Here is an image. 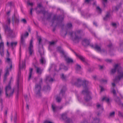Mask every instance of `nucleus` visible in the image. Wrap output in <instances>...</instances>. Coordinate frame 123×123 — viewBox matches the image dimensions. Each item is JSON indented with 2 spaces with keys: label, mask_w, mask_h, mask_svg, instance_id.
<instances>
[{
  "label": "nucleus",
  "mask_w": 123,
  "mask_h": 123,
  "mask_svg": "<svg viewBox=\"0 0 123 123\" xmlns=\"http://www.w3.org/2000/svg\"><path fill=\"white\" fill-rule=\"evenodd\" d=\"M89 83L88 81L85 80L82 81L80 79L77 80L76 82L72 84L78 87H80L81 85L83 86L84 90L82 91V93L84 95V98L85 101L87 102L92 99L90 94L91 92L88 90V85Z\"/></svg>",
  "instance_id": "f257e3e1"
},
{
  "label": "nucleus",
  "mask_w": 123,
  "mask_h": 123,
  "mask_svg": "<svg viewBox=\"0 0 123 123\" xmlns=\"http://www.w3.org/2000/svg\"><path fill=\"white\" fill-rule=\"evenodd\" d=\"M12 80V77H11L10 80L8 85H6L5 87V92L6 97L9 98L12 97L13 95L14 90H15V87L12 89L11 86V81Z\"/></svg>",
  "instance_id": "f03ea898"
},
{
  "label": "nucleus",
  "mask_w": 123,
  "mask_h": 123,
  "mask_svg": "<svg viewBox=\"0 0 123 123\" xmlns=\"http://www.w3.org/2000/svg\"><path fill=\"white\" fill-rule=\"evenodd\" d=\"M80 31L78 30L74 32H72L69 33L71 39L74 42L78 43L81 39V37L80 36Z\"/></svg>",
  "instance_id": "7ed1b4c3"
},
{
  "label": "nucleus",
  "mask_w": 123,
  "mask_h": 123,
  "mask_svg": "<svg viewBox=\"0 0 123 123\" xmlns=\"http://www.w3.org/2000/svg\"><path fill=\"white\" fill-rule=\"evenodd\" d=\"M43 79L40 78L39 79V83H36L35 86V91L36 97H40L41 96L42 94L41 92V85L43 83Z\"/></svg>",
  "instance_id": "20e7f679"
},
{
  "label": "nucleus",
  "mask_w": 123,
  "mask_h": 123,
  "mask_svg": "<svg viewBox=\"0 0 123 123\" xmlns=\"http://www.w3.org/2000/svg\"><path fill=\"white\" fill-rule=\"evenodd\" d=\"M57 50L60 53L62 54L64 56L65 60L67 62L70 63L73 62V60L67 56L65 54L63 49H62L61 47H58L57 48Z\"/></svg>",
  "instance_id": "39448f33"
},
{
  "label": "nucleus",
  "mask_w": 123,
  "mask_h": 123,
  "mask_svg": "<svg viewBox=\"0 0 123 123\" xmlns=\"http://www.w3.org/2000/svg\"><path fill=\"white\" fill-rule=\"evenodd\" d=\"M66 90V87L65 86H64L62 88L59 93V95L57 96L56 98V100L57 102L60 103L61 102L62 100L61 96L63 97L64 95Z\"/></svg>",
  "instance_id": "423d86ee"
},
{
  "label": "nucleus",
  "mask_w": 123,
  "mask_h": 123,
  "mask_svg": "<svg viewBox=\"0 0 123 123\" xmlns=\"http://www.w3.org/2000/svg\"><path fill=\"white\" fill-rule=\"evenodd\" d=\"M63 18V17H61L60 16L57 17L56 15H55L51 21L53 24L54 22L56 23L57 24L58 23H61L62 21Z\"/></svg>",
  "instance_id": "0eeeda50"
},
{
  "label": "nucleus",
  "mask_w": 123,
  "mask_h": 123,
  "mask_svg": "<svg viewBox=\"0 0 123 123\" xmlns=\"http://www.w3.org/2000/svg\"><path fill=\"white\" fill-rule=\"evenodd\" d=\"M61 116L62 119L65 121V123H73L72 119L67 117L66 113L63 114Z\"/></svg>",
  "instance_id": "6e6552de"
},
{
  "label": "nucleus",
  "mask_w": 123,
  "mask_h": 123,
  "mask_svg": "<svg viewBox=\"0 0 123 123\" xmlns=\"http://www.w3.org/2000/svg\"><path fill=\"white\" fill-rule=\"evenodd\" d=\"M118 75L116 76L115 79L114 80V81L115 82L117 80H120L121 79L123 78V70L119 71L117 70Z\"/></svg>",
  "instance_id": "1a4fd4ad"
},
{
  "label": "nucleus",
  "mask_w": 123,
  "mask_h": 123,
  "mask_svg": "<svg viewBox=\"0 0 123 123\" xmlns=\"http://www.w3.org/2000/svg\"><path fill=\"white\" fill-rule=\"evenodd\" d=\"M71 50L74 53L76 56L78 57L82 62L84 63L85 64H87L86 60L84 57L81 55L77 54L72 49H71Z\"/></svg>",
  "instance_id": "9d476101"
},
{
  "label": "nucleus",
  "mask_w": 123,
  "mask_h": 123,
  "mask_svg": "<svg viewBox=\"0 0 123 123\" xmlns=\"http://www.w3.org/2000/svg\"><path fill=\"white\" fill-rule=\"evenodd\" d=\"M82 43L83 45L93 46L92 45L90 44L89 40L86 38H84L82 39Z\"/></svg>",
  "instance_id": "9b49d317"
},
{
  "label": "nucleus",
  "mask_w": 123,
  "mask_h": 123,
  "mask_svg": "<svg viewBox=\"0 0 123 123\" xmlns=\"http://www.w3.org/2000/svg\"><path fill=\"white\" fill-rule=\"evenodd\" d=\"M4 28L5 29V32H8L9 34H12V30H11L10 28L8 27V26L6 25H5L3 26Z\"/></svg>",
  "instance_id": "f8f14e48"
},
{
  "label": "nucleus",
  "mask_w": 123,
  "mask_h": 123,
  "mask_svg": "<svg viewBox=\"0 0 123 123\" xmlns=\"http://www.w3.org/2000/svg\"><path fill=\"white\" fill-rule=\"evenodd\" d=\"M38 12V13L42 12V13L44 15H45L46 14H47L48 15V17L47 18V19H49L51 18L52 14L51 13H48V12H46L44 10H41L40 11L37 12V13Z\"/></svg>",
  "instance_id": "ddd939ff"
},
{
  "label": "nucleus",
  "mask_w": 123,
  "mask_h": 123,
  "mask_svg": "<svg viewBox=\"0 0 123 123\" xmlns=\"http://www.w3.org/2000/svg\"><path fill=\"white\" fill-rule=\"evenodd\" d=\"M62 68L65 70H67L68 69L67 67L64 66L63 64H61L59 66V69H56V68H55V69L57 71H59Z\"/></svg>",
  "instance_id": "4468645a"
},
{
  "label": "nucleus",
  "mask_w": 123,
  "mask_h": 123,
  "mask_svg": "<svg viewBox=\"0 0 123 123\" xmlns=\"http://www.w3.org/2000/svg\"><path fill=\"white\" fill-rule=\"evenodd\" d=\"M6 61L10 65V68L9 69L10 70H11L12 68V62L11 60L9 58H6Z\"/></svg>",
  "instance_id": "2eb2a0df"
},
{
  "label": "nucleus",
  "mask_w": 123,
  "mask_h": 123,
  "mask_svg": "<svg viewBox=\"0 0 123 123\" xmlns=\"http://www.w3.org/2000/svg\"><path fill=\"white\" fill-rule=\"evenodd\" d=\"M17 42L16 41L12 42L9 43V42L7 41L6 43L7 45L10 46H15L17 45Z\"/></svg>",
  "instance_id": "dca6fc26"
},
{
  "label": "nucleus",
  "mask_w": 123,
  "mask_h": 123,
  "mask_svg": "<svg viewBox=\"0 0 123 123\" xmlns=\"http://www.w3.org/2000/svg\"><path fill=\"white\" fill-rule=\"evenodd\" d=\"M34 66L36 68V71L37 73L38 74H41L42 73V70L41 68L36 66L34 64Z\"/></svg>",
  "instance_id": "f3484780"
},
{
  "label": "nucleus",
  "mask_w": 123,
  "mask_h": 123,
  "mask_svg": "<svg viewBox=\"0 0 123 123\" xmlns=\"http://www.w3.org/2000/svg\"><path fill=\"white\" fill-rule=\"evenodd\" d=\"M92 48L95 50L99 52L103 51L104 52L105 50L104 49H101L100 47H91Z\"/></svg>",
  "instance_id": "a211bd4d"
},
{
  "label": "nucleus",
  "mask_w": 123,
  "mask_h": 123,
  "mask_svg": "<svg viewBox=\"0 0 123 123\" xmlns=\"http://www.w3.org/2000/svg\"><path fill=\"white\" fill-rule=\"evenodd\" d=\"M9 68H7L6 70V73L4 75V79L3 80V81L4 82H5L6 79H7V75L9 74Z\"/></svg>",
  "instance_id": "6ab92c4d"
},
{
  "label": "nucleus",
  "mask_w": 123,
  "mask_h": 123,
  "mask_svg": "<svg viewBox=\"0 0 123 123\" xmlns=\"http://www.w3.org/2000/svg\"><path fill=\"white\" fill-rule=\"evenodd\" d=\"M38 51L41 56L44 55V51L43 47H39V48Z\"/></svg>",
  "instance_id": "aec40b11"
},
{
  "label": "nucleus",
  "mask_w": 123,
  "mask_h": 123,
  "mask_svg": "<svg viewBox=\"0 0 123 123\" xmlns=\"http://www.w3.org/2000/svg\"><path fill=\"white\" fill-rule=\"evenodd\" d=\"M118 64H116L114 66V68L111 69V73L112 74H114L115 73L116 70H119L118 69Z\"/></svg>",
  "instance_id": "412c9836"
},
{
  "label": "nucleus",
  "mask_w": 123,
  "mask_h": 123,
  "mask_svg": "<svg viewBox=\"0 0 123 123\" xmlns=\"http://www.w3.org/2000/svg\"><path fill=\"white\" fill-rule=\"evenodd\" d=\"M20 44V46H24L26 45L25 38H23V36H21V37Z\"/></svg>",
  "instance_id": "4be33fe9"
},
{
  "label": "nucleus",
  "mask_w": 123,
  "mask_h": 123,
  "mask_svg": "<svg viewBox=\"0 0 123 123\" xmlns=\"http://www.w3.org/2000/svg\"><path fill=\"white\" fill-rule=\"evenodd\" d=\"M19 85H17V86L15 87V90L14 91L16 90L17 93L16 95V98L18 99V92H19Z\"/></svg>",
  "instance_id": "5701e85b"
},
{
  "label": "nucleus",
  "mask_w": 123,
  "mask_h": 123,
  "mask_svg": "<svg viewBox=\"0 0 123 123\" xmlns=\"http://www.w3.org/2000/svg\"><path fill=\"white\" fill-rule=\"evenodd\" d=\"M76 68H75L76 72L77 73H79L81 70V67L79 65L76 64Z\"/></svg>",
  "instance_id": "b1692460"
},
{
  "label": "nucleus",
  "mask_w": 123,
  "mask_h": 123,
  "mask_svg": "<svg viewBox=\"0 0 123 123\" xmlns=\"http://www.w3.org/2000/svg\"><path fill=\"white\" fill-rule=\"evenodd\" d=\"M4 47H0V55L2 57L4 56Z\"/></svg>",
  "instance_id": "393cba45"
},
{
  "label": "nucleus",
  "mask_w": 123,
  "mask_h": 123,
  "mask_svg": "<svg viewBox=\"0 0 123 123\" xmlns=\"http://www.w3.org/2000/svg\"><path fill=\"white\" fill-rule=\"evenodd\" d=\"M28 49L29 53L30 55H31L34 52L33 47H29Z\"/></svg>",
  "instance_id": "a878e982"
},
{
  "label": "nucleus",
  "mask_w": 123,
  "mask_h": 123,
  "mask_svg": "<svg viewBox=\"0 0 123 123\" xmlns=\"http://www.w3.org/2000/svg\"><path fill=\"white\" fill-rule=\"evenodd\" d=\"M33 69L32 68H30L29 69V76L28 80H29L31 77L32 73L33 72Z\"/></svg>",
  "instance_id": "bb28decb"
},
{
  "label": "nucleus",
  "mask_w": 123,
  "mask_h": 123,
  "mask_svg": "<svg viewBox=\"0 0 123 123\" xmlns=\"http://www.w3.org/2000/svg\"><path fill=\"white\" fill-rule=\"evenodd\" d=\"M21 73L20 71L18 73V77L17 82V85H19V80H20L21 77Z\"/></svg>",
  "instance_id": "cd10ccee"
},
{
  "label": "nucleus",
  "mask_w": 123,
  "mask_h": 123,
  "mask_svg": "<svg viewBox=\"0 0 123 123\" xmlns=\"http://www.w3.org/2000/svg\"><path fill=\"white\" fill-rule=\"evenodd\" d=\"M59 67H57V66L55 65V64H53L51 65V67L50 69H54L55 70V71L58 72L59 71H57L55 69V68H56V69H59Z\"/></svg>",
  "instance_id": "c85d7f7f"
},
{
  "label": "nucleus",
  "mask_w": 123,
  "mask_h": 123,
  "mask_svg": "<svg viewBox=\"0 0 123 123\" xmlns=\"http://www.w3.org/2000/svg\"><path fill=\"white\" fill-rule=\"evenodd\" d=\"M100 119L99 118L95 117L93 118V121L92 123H100Z\"/></svg>",
  "instance_id": "c756f323"
},
{
  "label": "nucleus",
  "mask_w": 123,
  "mask_h": 123,
  "mask_svg": "<svg viewBox=\"0 0 123 123\" xmlns=\"http://www.w3.org/2000/svg\"><path fill=\"white\" fill-rule=\"evenodd\" d=\"M3 88L2 87H0V103H1V105H2V99L0 98V97L1 95V93L3 91Z\"/></svg>",
  "instance_id": "7c9ffc66"
},
{
  "label": "nucleus",
  "mask_w": 123,
  "mask_h": 123,
  "mask_svg": "<svg viewBox=\"0 0 123 123\" xmlns=\"http://www.w3.org/2000/svg\"><path fill=\"white\" fill-rule=\"evenodd\" d=\"M46 80H48L49 82H52L53 81V79L51 78L50 76H48L46 77Z\"/></svg>",
  "instance_id": "2f4dec72"
},
{
  "label": "nucleus",
  "mask_w": 123,
  "mask_h": 123,
  "mask_svg": "<svg viewBox=\"0 0 123 123\" xmlns=\"http://www.w3.org/2000/svg\"><path fill=\"white\" fill-rule=\"evenodd\" d=\"M25 63L24 62H22L21 64L20 63L19 64V68L20 69H22L25 66Z\"/></svg>",
  "instance_id": "473e14b6"
},
{
  "label": "nucleus",
  "mask_w": 123,
  "mask_h": 123,
  "mask_svg": "<svg viewBox=\"0 0 123 123\" xmlns=\"http://www.w3.org/2000/svg\"><path fill=\"white\" fill-rule=\"evenodd\" d=\"M110 17V13L109 12L107 13V14L105 16L104 18V19L105 20H107Z\"/></svg>",
  "instance_id": "72a5a7b5"
},
{
  "label": "nucleus",
  "mask_w": 123,
  "mask_h": 123,
  "mask_svg": "<svg viewBox=\"0 0 123 123\" xmlns=\"http://www.w3.org/2000/svg\"><path fill=\"white\" fill-rule=\"evenodd\" d=\"M41 58L40 60L41 63L42 64H43L44 63V62L45 61V59L44 57L43 56H41Z\"/></svg>",
  "instance_id": "f704fd0d"
},
{
  "label": "nucleus",
  "mask_w": 123,
  "mask_h": 123,
  "mask_svg": "<svg viewBox=\"0 0 123 123\" xmlns=\"http://www.w3.org/2000/svg\"><path fill=\"white\" fill-rule=\"evenodd\" d=\"M96 106L97 108L98 109H101V110L102 111H103L104 110V109L103 108V106L101 105H100L99 104H97V105Z\"/></svg>",
  "instance_id": "c9c22d12"
},
{
  "label": "nucleus",
  "mask_w": 123,
  "mask_h": 123,
  "mask_svg": "<svg viewBox=\"0 0 123 123\" xmlns=\"http://www.w3.org/2000/svg\"><path fill=\"white\" fill-rule=\"evenodd\" d=\"M61 78L64 81L66 80V77L64 76V74H62L61 75Z\"/></svg>",
  "instance_id": "e433bc0d"
},
{
  "label": "nucleus",
  "mask_w": 123,
  "mask_h": 123,
  "mask_svg": "<svg viewBox=\"0 0 123 123\" xmlns=\"http://www.w3.org/2000/svg\"><path fill=\"white\" fill-rule=\"evenodd\" d=\"M52 108L54 112H56L57 110V107L54 106L53 105H52Z\"/></svg>",
  "instance_id": "4c0bfd02"
},
{
  "label": "nucleus",
  "mask_w": 123,
  "mask_h": 123,
  "mask_svg": "<svg viewBox=\"0 0 123 123\" xmlns=\"http://www.w3.org/2000/svg\"><path fill=\"white\" fill-rule=\"evenodd\" d=\"M28 33L27 32H26L24 34L22 35L21 36H23V38H25L28 36Z\"/></svg>",
  "instance_id": "58836bf2"
},
{
  "label": "nucleus",
  "mask_w": 123,
  "mask_h": 123,
  "mask_svg": "<svg viewBox=\"0 0 123 123\" xmlns=\"http://www.w3.org/2000/svg\"><path fill=\"white\" fill-rule=\"evenodd\" d=\"M105 100L107 102H109V98H107L106 97H104L102 98V100L103 101L104 100Z\"/></svg>",
  "instance_id": "ea45409f"
},
{
  "label": "nucleus",
  "mask_w": 123,
  "mask_h": 123,
  "mask_svg": "<svg viewBox=\"0 0 123 123\" xmlns=\"http://www.w3.org/2000/svg\"><path fill=\"white\" fill-rule=\"evenodd\" d=\"M72 27V24L71 23H69L67 24L66 25L67 28H71Z\"/></svg>",
  "instance_id": "a19ab883"
},
{
  "label": "nucleus",
  "mask_w": 123,
  "mask_h": 123,
  "mask_svg": "<svg viewBox=\"0 0 123 123\" xmlns=\"http://www.w3.org/2000/svg\"><path fill=\"white\" fill-rule=\"evenodd\" d=\"M115 112L114 111H113L110 113L109 117H113L114 116Z\"/></svg>",
  "instance_id": "79ce46f5"
},
{
  "label": "nucleus",
  "mask_w": 123,
  "mask_h": 123,
  "mask_svg": "<svg viewBox=\"0 0 123 123\" xmlns=\"http://www.w3.org/2000/svg\"><path fill=\"white\" fill-rule=\"evenodd\" d=\"M96 10L97 12L99 13H100L101 12V10L99 6H98L97 7Z\"/></svg>",
  "instance_id": "37998d69"
},
{
  "label": "nucleus",
  "mask_w": 123,
  "mask_h": 123,
  "mask_svg": "<svg viewBox=\"0 0 123 123\" xmlns=\"http://www.w3.org/2000/svg\"><path fill=\"white\" fill-rule=\"evenodd\" d=\"M56 43V42L54 41H52L51 42H49V43L50 45H55Z\"/></svg>",
  "instance_id": "c03bdc74"
},
{
  "label": "nucleus",
  "mask_w": 123,
  "mask_h": 123,
  "mask_svg": "<svg viewBox=\"0 0 123 123\" xmlns=\"http://www.w3.org/2000/svg\"><path fill=\"white\" fill-rule=\"evenodd\" d=\"M118 49L119 51L122 52L123 51V47H118Z\"/></svg>",
  "instance_id": "a18cd8bd"
},
{
  "label": "nucleus",
  "mask_w": 123,
  "mask_h": 123,
  "mask_svg": "<svg viewBox=\"0 0 123 123\" xmlns=\"http://www.w3.org/2000/svg\"><path fill=\"white\" fill-rule=\"evenodd\" d=\"M39 8V9H41L42 8H43V7L42 6L41 4H39L37 6L36 8V9Z\"/></svg>",
  "instance_id": "49530a36"
},
{
  "label": "nucleus",
  "mask_w": 123,
  "mask_h": 123,
  "mask_svg": "<svg viewBox=\"0 0 123 123\" xmlns=\"http://www.w3.org/2000/svg\"><path fill=\"white\" fill-rule=\"evenodd\" d=\"M118 116L120 117H123V114L120 111H118Z\"/></svg>",
  "instance_id": "de8ad7c7"
},
{
  "label": "nucleus",
  "mask_w": 123,
  "mask_h": 123,
  "mask_svg": "<svg viewBox=\"0 0 123 123\" xmlns=\"http://www.w3.org/2000/svg\"><path fill=\"white\" fill-rule=\"evenodd\" d=\"M92 57H93V58H94L95 59L97 60L98 61H99L101 62L102 61V59H100V58H97L95 56H92Z\"/></svg>",
  "instance_id": "09e8293b"
},
{
  "label": "nucleus",
  "mask_w": 123,
  "mask_h": 123,
  "mask_svg": "<svg viewBox=\"0 0 123 123\" xmlns=\"http://www.w3.org/2000/svg\"><path fill=\"white\" fill-rule=\"evenodd\" d=\"M105 61L107 62L111 63L112 61V60L111 59H107L105 60Z\"/></svg>",
  "instance_id": "8fccbe9b"
},
{
  "label": "nucleus",
  "mask_w": 123,
  "mask_h": 123,
  "mask_svg": "<svg viewBox=\"0 0 123 123\" xmlns=\"http://www.w3.org/2000/svg\"><path fill=\"white\" fill-rule=\"evenodd\" d=\"M10 56V54L8 51V50H7V53L6 54V58H9Z\"/></svg>",
  "instance_id": "3c124183"
},
{
  "label": "nucleus",
  "mask_w": 123,
  "mask_h": 123,
  "mask_svg": "<svg viewBox=\"0 0 123 123\" xmlns=\"http://www.w3.org/2000/svg\"><path fill=\"white\" fill-rule=\"evenodd\" d=\"M38 41L39 42V44L41 43V42L42 41V40L41 37H39L38 38Z\"/></svg>",
  "instance_id": "603ef678"
},
{
  "label": "nucleus",
  "mask_w": 123,
  "mask_h": 123,
  "mask_svg": "<svg viewBox=\"0 0 123 123\" xmlns=\"http://www.w3.org/2000/svg\"><path fill=\"white\" fill-rule=\"evenodd\" d=\"M13 20L16 23H18L19 22L18 19L16 18H15L14 19H13Z\"/></svg>",
  "instance_id": "864d4df0"
},
{
  "label": "nucleus",
  "mask_w": 123,
  "mask_h": 123,
  "mask_svg": "<svg viewBox=\"0 0 123 123\" xmlns=\"http://www.w3.org/2000/svg\"><path fill=\"white\" fill-rule=\"evenodd\" d=\"M27 4L31 6H32L33 5V4L32 3H30L29 1H28L27 2Z\"/></svg>",
  "instance_id": "5fc2aeb1"
},
{
  "label": "nucleus",
  "mask_w": 123,
  "mask_h": 123,
  "mask_svg": "<svg viewBox=\"0 0 123 123\" xmlns=\"http://www.w3.org/2000/svg\"><path fill=\"white\" fill-rule=\"evenodd\" d=\"M112 92L113 93V94L114 95H116V92L115 90L114 89H113L112 91Z\"/></svg>",
  "instance_id": "6e6d98bb"
},
{
  "label": "nucleus",
  "mask_w": 123,
  "mask_h": 123,
  "mask_svg": "<svg viewBox=\"0 0 123 123\" xmlns=\"http://www.w3.org/2000/svg\"><path fill=\"white\" fill-rule=\"evenodd\" d=\"M21 21L23 23H24L25 24L26 23V19H22L21 20Z\"/></svg>",
  "instance_id": "4d7b16f0"
},
{
  "label": "nucleus",
  "mask_w": 123,
  "mask_h": 123,
  "mask_svg": "<svg viewBox=\"0 0 123 123\" xmlns=\"http://www.w3.org/2000/svg\"><path fill=\"white\" fill-rule=\"evenodd\" d=\"M33 40L32 39L30 41V46H33Z\"/></svg>",
  "instance_id": "13d9d810"
},
{
  "label": "nucleus",
  "mask_w": 123,
  "mask_h": 123,
  "mask_svg": "<svg viewBox=\"0 0 123 123\" xmlns=\"http://www.w3.org/2000/svg\"><path fill=\"white\" fill-rule=\"evenodd\" d=\"M17 120V117L16 116L14 117V123H17L16 121Z\"/></svg>",
  "instance_id": "bf43d9fd"
},
{
  "label": "nucleus",
  "mask_w": 123,
  "mask_h": 123,
  "mask_svg": "<svg viewBox=\"0 0 123 123\" xmlns=\"http://www.w3.org/2000/svg\"><path fill=\"white\" fill-rule=\"evenodd\" d=\"M7 24H9L10 22V19L9 18H8L7 19Z\"/></svg>",
  "instance_id": "052dcab7"
},
{
  "label": "nucleus",
  "mask_w": 123,
  "mask_h": 123,
  "mask_svg": "<svg viewBox=\"0 0 123 123\" xmlns=\"http://www.w3.org/2000/svg\"><path fill=\"white\" fill-rule=\"evenodd\" d=\"M114 27H116V24L115 23H112L111 24Z\"/></svg>",
  "instance_id": "680f3d73"
},
{
  "label": "nucleus",
  "mask_w": 123,
  "mask_h": 123,
  "mask_svg": "<svg viewBox=\"0 0 123 123\" xmlns=\"http://www.w3.org/2000/svg\"><path fill=\"white\" fill-rule=\"evenodd\" d=\"M47 90H49L50 89V87L48 85L47 86H46Z\"/></svg>",
  "instance_id": "e2e57ef3"
},
{
  "label": "nucleus",
  "mask_w": 123,
  "mask_h": 123,
  "mask_svg": "<svg viewBox=\"0 0 123 123\" xmlns=\"http://www.w3.org/2000/svg\"><path fill=\"white\" fill-rule=\"evenodd\" d=\"M43 123H53L52 122H51L49 121H46L44 122Z\"/></svg>",
  "instance_id": "0e129e2a"
},
{
  "label": "nucleus",
  "mask_w": 123,
  "mask_h": 123,
  "mask_svg": "<svg viewBox=\"0 0 123 123\" xmlns=\"http://www.w3.org/2000/svg\"><path fill=\"white\" fill-rule=\"evenodd\" d=\"M103 2L104 5H105V4L107 2V0H102Z\"/></svg>",
  "instance_id": "69168bd1"
},
{
  "label": "nucleus",
  "mask_w": 123,
  "mask_h": 123,
  "mask_svg": "<svg viewBox=\"0 0 123 123\" xmlns=\"http://www.w3.org/2000/svg\"><path fill=\"white\" fill-rule=\"evenodd\" d=\"M43 90L44 91H46L47 90L46 86H44L43 88Z\"/></svg>",
  "instance_id": "338daca9"
},
{
  "label": "nucleus",
  "mask_w": 123,
  "mask_h": 123,
  "mask_svg": "<svg viewBox=\"0 0 123 123\" xmlns=\"http://www.w3.org/2000/svg\"><path fill=\"white\" fill-rule=\"evenodd\" d=\"M100 87L101 88L100 92H102L103 91H104V88L101 86H100Z\"/></svg>",
  "instance_id": "774afa93"
}]
</instances>
